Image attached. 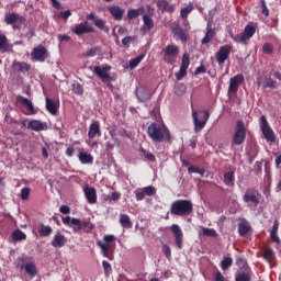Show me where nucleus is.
<instances>
[{
    "mask_svg": "<svg viewBox=\"0 0 281 281\" xmlns=\"http://www.w3.org/2000/svg\"><path fill=\"white\" fill-rule=\"evenodd\" d=\"M147 135L150 139H153L156 143H161V142H171L172 140V135H170V130L166 127V125H159L157 123H151L147 127Z\"/></svg>",
    "mask_w": 281,
    "mask_h": 281,
    "instance_id": "f257e3e1",
    "label": "nucleus"
},
{
    "mask_svg": "<svg viewBox=\"0 0 281 281\" xmlns=\"http://www.w3.org/2000/svg\"><path fill=\"white\" fill-rule=\"evenodd\" d=\"M194 210V205L190 200H176L171 203L170 214L172 216H190Z\"/></svg>",
    "mask_w": 281,
    "mask_h": 281,
    "instance_id": "f03ea898",
    "label": "nucleus"
},
{
    "mask_svg": "<svg viewBox=\"0 0 281 281\" xmlns=\"http://www.w3.org/2000/svg\"><path fill=\"white\" fill-rule=\"evenodd\" d=\"M116 240L117 237L115 235H104L103 241H97V246L101 248L104 258H108V260H113V252L115 251V247H117L115 244Z\"/></svg>",
    "mask_w": 281,
    "mask_h": 281,
    "instance_id": "7ed1b4c3",
    "label": "nucleus"
},
{
    "mask_svg": "<svg viewBox=\"0 0 281 281\" xmlns=\"http://www.w3.org/2000/svg\"><path fill=\"white\" fill-rule=\"evenodd\" d=\"M247 139V127L245 126V121L238 120L235 125V131L232 137L233 146H243Z\"/></svg>",
    "mask_w": 281,
    "mask_h": 281,
    "instance_id": "20e7f679",
    "label": "nucleus"
},
{
    "mask_svg": "<svg viewBox=\"0 0 281 281\" xmlns=\"http://www.w3.org/2000/svg\"><path fill=\"white\" fill-rule=\"evenodd\" d=\"M179 46L169 44L162 49V59L167 65H175L179 56Z\"/></svg>",
    "mask_w": 281,
    "mask_h": 281,
    "instance_id": "39448f33",
    "label": "nucleus"
},
{
    "mask_svg": "<svg viewBox=\"0 0 281 281\" xmlns=\"http://www.w3.org/2000/svg\"><path fill=\"white\" fill-rule=\"evenodd\" d=\"M256 34V27L254 24H247L243 31V33L237 34L235 36L232 35V38L235 43H247V41H251Z\"/></svg>",
    "mask_w": 281,
    "mask_h": 281,
    "instance_id": "423d86ee",
    "label": "nucleus"
},
{
    "mask_svg": "<svg viewBox=\"0 0 281 281\" xmlns=\"http://www.w3.org/2000/svg\"><path fill=\"white\" fill-rule=\"evenodd\" d=\"M4 23L7 25H13V30H21V25L25 24V18L19 13L9 12L5 13Z\"/></svg>",
    "mask_w": 281,
    "mask_h": 281,
    "instance_id": "0eeeda50",
    "label": "nucleus"
},
{
    "mask_svg": "<svg viewBox=\"0 0 281 281\" xmlns=\"http://www.w3.org/2000/svg\"><path fill=\"white\" fill-rule=\"evenodd\" d=\"M243 201L244 203H247V205L258 207V205H260V192H258V190L247 189L243 196Z\"/></svg>",
    "mask_w": 281,
    "mask_h": 281,
    "instance_id": "6e6552de",
    "label": "nucleus"
},
{
    "mask_svg": "<svg viewBox=\"0 0 281 281\" xmlns=\"http://www.w3.org/2000/svg\"><path fill=\"white\" fill-rule=\"evenodd\" d=\"M18 260L21 262L16 265L19 269H24L25 273H27L30 278H36L38 269H36V263L34 261H29L25 263V259L23 257L19 258Z\"/></svg>",
    "mask_w": 281,
    "mask_h": 281,
    "instance_id": "1a4fd4ad",
    "label": "nucleus"
},
{
    "mask_svg": "<svg viewBox=\"0 0 281 281\" xmlns=\"http://www.w3.org/2000/svg\"><path fill=\"white\" fill-rule=\"evenodd\" d=\"M261 121V133L268 142H276V133H273V130L269 125V121H267V116L261 115L260 117Z\"/></svg>",
    "mask_w": 281,
    "mask_h": 281,
    "instance_id": "9d476101",
    "label": "nucleus"
},
{
    "mask_svg": "<svg viewBox=\"0 0 281 281\" xmlns=\"http://www.w3.org/2000/svg\"><path fill=\"white\" fill-rule=\"evenodd\" d=\"M111 71V66L105 65V66H94L93 68V74L102 80V82H111L113 81V77L109 74Z\"/></svg>",
    "mask_w": 281,
    "mask_h": 281,
    "instance_id": "9b49d317",
    "label": "nucleus"
},
{
    "mask_svg": "<svg viewBox=\"0 0 281 281\" xmlns=\"http://www.w3.org/2000/svg\"><path fill=\"white\" fill-rule=\"evenodd\" d=\"M232 49H234L233 45L226 44L221 46L218 52L215 53L216 63L221 65H225V60L229 58V54H232Z\"/></svg>",
    "mask_w": 281,
    "mask_h": 281,
    "instance_id": "f8f14e48",
    "label": "nucleus"
},
{
    "mask_svg": "<svg viewBox=\"0 0 281 281\" xmlns=\"http://www.w3.org/2000/svg\"><path fill=\"white\" fill-rule=\"evenodd\" d=\"M31 60L35 63H45L47 60V48L43 45H38L31 52Z\"/></svg>",
    "mask_w": 281,
    "mask_h": 281,
    "instance_id": "ddd939ff",
    "label": "nucleus"
},
{
    "mask_svg": "<svg viewBox=\"0 0 281 281\" xmlns=\"http://www.w3.org/2000/svg\"><path fill=\"white\" fill-rule=\"evenodd\" d=\"M61 221L64 225L72 229L75 234H80V232H82V221L71 216L63 217Z\"/></svg>",
    "mask_w": 281,
    "mask_h": 281,
    "instance_id": "4468645a",
    "label": "nucleus"
},
{
    "mask_svg": "<svg viewBox=\"0 0 281 281\" xmlns=\"http://www.w3.org/2000/svg\"><path fill=\"white\" fill-rule=\"evenodd\" d=\"M71 32L72 34H76V36H82L83 34H93V32H95V29L89 25V21H83L75 25V27L71 29Z\"/></svg>",
    "mask_w": 281,
    "mask_h": 281,
    "instance_id": "2eb2a0df",
    "label": "nucleus"
},
{
    "mask_svg": "<svg viewBox=\"0 0 281 281\" xmlns=\"http://www.w3.org/2000/svg\"><path fill=\"white\" fill-rule=\"evenodd\" d=\"M188 67H190V55L184 53L180 64V70L176 72V80H181L188 76Z\"/></svg>",
    "mask_w": 281,
    "mask_h": 281,
    "instance_id": "dca6fc26",
    "label": "nucleus"
},
{
    "mask_svg": "<svg viewBox=\"0 0 281 281\" xmlns=\"http://www.w3.org/2000/svg\"><path fill=\"white\" fill-rule=\"evenodd\" d=\"M192 117L194 124V133H199V131H203V128H205V124H207V120H210V112H204L202 121L199 120V114L196 113V111L192 112Z\"/></svg>",
    "mask_w": 281,
    "mask_h": 281,
    "instance_id": "f3484780",
    "label": "nucleus"
},
{
    "mask_svg": "<svg viewBox=\"0 0 281 281\" xmlns=\"http://www.w3.org/2000/svg\"><path fill=\"white\" fill-rule=\"evenodd\" d=\"M170 231L173 234L177 249H183V231H181V226H179L178 224H172L170 226Z\"/></svg>",
    "mask_w": 281,
    "mask_h": 281,
    "instance_id": "a211bd4d",
    "label": "nucleus"
},
{
    "mask_svg": "<svg viewBox=\"0 0 281 281\" xmlns=\"http://www.w3.org/2000/svg\"><path fill=\"white\" fill-rule=\"evenodd\" d=\"M244 82L245 76H243V74H238L235 77L231 78L228 86L229 93H238V89Z\"/></svg>",
    "mask_w": 281,
    "mask_h": 281,
    "instance_id": "6ab92c4d",
    "label": "nucleus"
},
{
    "mask_svg": "<svg viewBox=\"0 0 281 281\" xmlns=\"http://www.w3.org/2000/svg\"><path fill=\"white\" fill-rule=\"evenodd\" d=\"M108 12L111 14L114 21H122V19H124L126 9H122L120 5L112 4L108 7Z\"/></svg>",
    "mask_w": 281,
    "mask_h": 281,
    "instance_id": "aec40b11",
    "label": "nucleus"
},
{
    "mask_svg": "<svg viewBox=\"0 0 281 281\" xmlns=\"http://www.w3.org/2000/svg\"><path fill=\"white\" fill-rule=\"evenodd\" d=\"M86 19H88V21H93L98 30H101L102 32H109V26H106V22L103 19L95 16L94 12H91L90 14H88Z\"/></svg>",
    "mask_w": 281,
    "mask_h": 281,
    "instance_id": "412c9836",
    "label": "nucleus"
},
{
    "mask_svg": "<svg viewBox=\"0 0 281 281\" xmlns=\"http://www.w3.org/2000/svg\"><path fill=\"white\" fill-rule=\"evenodd\" d=\"M83 192H85V196H86L88 203H90V205H95V203H98V192L95 191V188L86 186L83 188Z\"/></svg>",
    "mask_w": 281,
    "mask_h": 281,
    "instance_id": "4be33fe9",
    "label": "nucleus"
},
{
    "mask_svg": "<svg viewBox=\"0 0 281 281\" xmlns=\"http://www.w3.org/2000/svg\"><path fill=\"white\" fill-rule=\"evenodd\" d=\"M89 139H94V137H102V130L100 128V121H92L89 131H88Z\"/></svg>",
    "mask_w": 281,
    "mask_h": 281,
    "instance_id": "5701e85b",
    "label": "nucleus"
},
{
    "mask_svg": "<svg viewBox=\"0 0 281 281\" xmlns=\"http://www.w3.org/2000/svg\"><path fill=\"white\" fill-rule=\"evenodd\" d=\"M136 97L139 102H148L153 98V93L150 92V89L146 87H139L136 88Z\"/></svg>",
    "mask_w": 281,
    "mask_h": 281,
    "instance_id": "b1692460",
    "label": "nucleus"
},
{
    "mask_svg": "<svg viewBox=\"0 0 281 281\" xmlns=\"http://www.w3.org/2000/svg\"><path fill=\"white\" fill-rule=\"evenodd\" d=\"M50 245L52 247L60 249L61 247H65V245H67V237H65V235H61L60 232H57L56 235L53 237Z\"/></svg>",
    "mask_w": 281,
    "mask_h": 281,
    "instance_id": "393cba45",
    "label": "nucleus"
},
{
    "mask_svg": "<svg viewBox=\"0 0 281 281\" xmlns=\"http://www.w3.org/2000/svg\"><path fill=\"white\" fill-rule=\"evenodd\" d=\"M18 101L21 102V104H24V106H26V115H36V109L34 108V104L32 103V101H30V99L20 95L18 97Z\"/></svg>",
    "mask_w": 281,
    "mask_h": 281,
    "instance_id": "a878e982",
    "label": "nucleus"
},
{
    "mask_svg": "<svg viewBox=\"0 0 281 281\" xmlns=\"http://www.w3.org/2000/svg\"><path fill=\"white\" fill-rule=\"evenodd\" d=\"M12 67L19 74H27L32 69V65L25 61H13Z\"/></svg>",
    "mask_w": 281,
    "mask_h": 281,
    "instance_id": "bb28decb",
    "label": "nucleus"
},
{
    "mask_svg": "<svg viewBox=\"0 0 281 281\" xmlns=\"http://www.w3.org/2000/svg\"><path fill=\"white\" fill-rule=\"evenodd\" d=\"M257 85H258V87H260L262 85V87H265V89H267V88L276 89V81L267 76L260 77L259 79H257Z\"/></svg>",
    "mask_w": 281,
    "mask_h": 281,
    "instance_id": "cd10ccee",
    "label": "nucleus"
},
{
    "mask_svg": "<svg viewBox=\"0 0 281 281\" xmlns=\"http://www.w3.org/2000/svg\"><path fill=\"white\" fill-rule=\"evenodd\" d=\"M26 128L30 131H35L36 133L45 131V124L38 120H31L27 122Z\"/></svg>",
    "mask_w": 281,
    "mask_h": 281,
    "instance_id": "c85d7f7f",
    "label": "nucleus"
},
{
    "mask_svg": "<svg viewBox=\"0 0 281 281\" xmlns=\"http://www.w3.org/2000/svg\"><path fill=\"white\" fill-rule=\"evenodd\" d=\"M157 8L159 10H162V12H168L169 14H172L175 12V4H169L168 0H157Z\"/></svg>",
    "mask_w": 281,
    "mask_h": 281,
    "instance_id": "c756f323",
    "label": "nucleus"
},
{
    "mask_svg": "<svg viewBox=\"0 0 281 281\" xmlns=\"http://www.w3.org/2000/svg\"><path fill=\"white\" fill-rule=\"evenodd\" d=\"M172 34L175 36H177L179 38V41H181L182 43H186L188 41V33H186V31H183V29H181V26L176 25L172 30H171Z\"/></svg>",
    "mask_w": 281,
    "mask_h": 281,
    "instance_id": "7c9ffc66",
    "label": "nucleus"
},
{
    "mask_svg": "<svg viewBox=\"0 0 281 281\" xmlns=\"http://www.w3.org/2000/svg\"><path fill=\"white\" fill-rule=\"evenodd\" d=\"M214 36H216V30L207 25L205 36L201 41L202 45H207V43H212Z\"/></svg>",
    "mask_w": 281,
    "mask_h": 281,
    "instance_id": "2f4dec72",
    "label": "nucleus"
},
{
    "mask_svg": "<svg viewBox=\"0 0 281 281\" xmlns=\"http://www.w3.org/2000/svg\"><path fill=\"white\" fill-rule=\"evenodd\" d=\"M146 12V9L144 7H140L138 9H130L127 10V19L128 21H133V19H137V16H142Z\"/></svg>",
    "mask_w": 281,
    "mask_h": 281,
    "instance_id": "473e14b6",
    "label": "nucleus"
},
{
    "mask_svg": "<svg viewBox=\"0 0 281 281\" xmlns=\"http://www.w3.org/2000/svg\"><path fill=\"white\" fill-rule=\"evenodd\" d=\"M0 52L1 54L10 52V43L8 42L5 34H0Z\"/></svg>",
    "mask_w": 281,
    "mask_h": 281,
    "instance_id": "72a5a7b5",
    "label": "nucleus"
},
{
    "mask_svg": "<svg viewBox=\"0 0 281 281\" xmlns=\"http://www.w3.org/2000/svg\"><path fill=\"white\" fill-rule=\"evenodd\" d=\"M81 229L83 234H91L95 229V224L91 223V220H83L81 222Z\"/></svg>",
    "mask_w": 281,
    "mask_h": 281,
    "instance_id": "f704fd0d",
    "label": "nucleus"
},
{
    "mask_svg": "<svg viewBox=\"0 0 281 281\" xmlns=\"http://www.w3.org/2000/svg\"><path fill=\"white\" fill-rule=\"evenodd\" d=\"M46 109L52 115H56L58 113V105L49 98H46Z\"/></svg>",
    "mask_w": 281,
    "mask_h": 281,
    "instance_id": "c9c22d12",
    "label": "nucleus"
},
{
    "mask_svg": "<svg viewBox=\"0 0 281 281\" xmlns=\"http://www.w3.org/2000/svg\"><path fill=\"white\" fill-rule=\"evenodd\" d=\"M12 240L14 243H21V240H26L27 239V235H25V233H23V231L21 229H15L12 234H11Z\"/></svg>",
    "mask_w": 281,
    "mask_h": 281,
    "instance_id": "e433bc0d",
    "label": "nucleus"
},
{
    "mask_svg": "<svg viewBox=\"0 0 281 281\" xmlns=\"http://www.w3.org/2000/svg\"><path fill=\"white\" fill-rule=\"evenodd\" d=\"M120 224L125 229H131V227H133V222H131V216H128L127 214L120 215Z\"/></svg>",
    "mask_w": 281,
    "mask_h": 281,
    "instance_id": "4c0bfd02",
    "label": "nucleus"
},
{
    "mask_svg": "<svg viewBox=\"0 0 281 281\" xmlns=\"http://www.w3.org/2000/svg\"><path fill=\"white\" fill-rule=\"evenodd\" d=\"M249 232H251V225H249L248 223H239L238 224L239 236L245 238V236H247V234H249Z\"/></svg>",
    "mask_w": 281,
    "mask_h": 281,
    "instance_id": "58836bf2",
    "label": "nucleus"
},
{
    "mask_svg": "<svg viewBox=\"0 0 281 281\" xmlns=\"http://www.w3.org/2000/svg\"><path fill=\"white\" fill-rule=\"evenodd\" d=\"M234 171H226L224 172V183L225 186H228L229 188H234V181H235Z\"/></svg>",
    "mask_w": 281,
    "mask_h": 281,
    "instance_id": "ea45409f",
    "label": "nucleus"
},
{
    "mask_svg": "<svg viewBox=\"0 0 281 281\" xmlns=\"http://www.w3.org/2000/svg\"><path fill=\"white\" fill-rule=\"evenodd\" d=\"M52 232H54V229L52 228V226H47L45 224H40L38 227V234L40 236H42L43 238L52 235Z\"/></svg>",
    "mask_w": 281,
    "mask_h": 281,
    "instance_id": "a19ab883",
    "label": "nucleus"
},
{
    "mask_svg": "<svg viewBox=\"0 0 281 281\" xmlns=\"http://www.w3.org/2000/svg\"><path fill=\"white\" fill-rule=\"evenodd\" d=\"M80 164H93V156L91 154L81 151L79 153Z\"/></svg>",
    "mask_w": 281,
    "mask_h": 281,
    "instance_id": "79ce46f5",
    "label": "nucleus"
},
{
    "mask_svg": "<svg viewBox=\"0 0 281 281\" xmlns=\"http://www.w3.org/2000/svg\"><path fill=\"white\" fill-rule=\"evenodd\" d=\"M192 10H194V4L189 3L187 7L180 10V18L188 19V15L192 12Z\"/></svg>",
    "mask_w": 281,
    "mask_h": 281,
    "instance_id": "37998d69",
    "label": "nucleus"
},
{
    "mask_svg": "<svg viewBox=\"0 0 281 281\" xmlns=\"http://www.w3.org/2000/svg\"><path fill=\"white\" fill-rule=\"evenodd\" d=\"M144 58H146L145 54L138 55L137 57H135L134 59L130 60V69H135L137 68V66L139 65V63H142V60H144Z\"/></svg>",
    "mask_w": 281,
    "mask_h": 281,
    "instance_id": "c03bdc74",
    "label": "nucleus"
},
{
    "mask_svg": "<svg viewBox=\"0 0 281 281\" xmlns=\"http://www.w3.org/2000/svg\"><path fill=\"white\" fill-rule=\"evenodd\" d=\"M232 265H234V259L232 257H224L221 261V269L223 271H227V268L232 267Z\"/></svg>",
    "mask_w": 281,
    "mask_h": 281,
    "instance_id": "a18cd8bd",
    "label": "nucleus"
},
{
    "mask_svg": "<svg viewBox=\"0 0 281 281\" xmlns=\"http://www.w3.org/2000/svg\"><path fill=\"white\" fill-rule=\"evenodd\" d=\"M143 23L146 27V30H148V32H150V30H153V27H155V22H153V20L150 19V15H143Z\"/></svg>",
    "mask_w": 281,
    "mask_h": 281,
    "instance_id": "49530a36",
    "label": "nucleus"
},
{
    "mask_svg": "<svg viewBox=\"0 0 281 281\" xmlns=\"http://www.w3.org/2000/svg\"><path fill=\"white\" fill-rule=\"evenodd\" d=\"M276 258V252L271 248H266L263 250V259L267 260L268 262H271Z\"/></svg>",
    "mask_w": 281,
    "mask_h": 281,
    "instance_id": "de8ad7c7",
    "label": "nucleus"
},
{
    "mask_svg": "<svg viewBox=\"0 0 281 281\" xmlns=\"http://www.w3.org/2000/svg\"><path fill=\"white\" fill-rule=\"evenodd\" d=\"M186 89L187 88L183 83H177L173 88V93L176 95H179V97L184 95L186 94Z\"/></svg>",
    "mask_w": 281,
    "mask_h": 281,
    "instance_id": "09e8293b",
    "label": "nucleus"
},
{
    "mask_svg": "<svg viewBox=\"0 0 281 281\" xmlns=\"http://www.w3.org/2000/svg\"><path fill=\"white\" fill-rule=\"evenodd\" d=\"M188 172L190 175L195 173V175H201V177H203L205 175V169L199 168L196 166H189L188 167Z\"/></svg>",
    "mask_w": 281,
    "mask_h": 281,
    "instance_id": "8fccbe9b",
    "label": "nucleus"
},
{
    "mask_svg": "<svg viewBox=\"0 0 281 281\" xmlns=\"http://www.w3.org/2000/svg\"><path fill=\"white\" fill-rule=\"evenodd\" d=\"M235 281H251V274L249 272H239L236 274Z\"/></svg>",
    "mask_w": 281,
    "mask_h": 281,
    "instance_id": "3c124183",
    "label": "nucleus"
},
{
    "mask_svg": "<svg viewBox=\"0 0 281 281\" xmlns=\"http://www.w3.org/2000/svg\"><path fill=\"white\" fill-rule=\"evenodd\" d=\"M140 153L145 157V159H147V161H151V162L157 161V159L155 158V155L144 149V147H140Z\"/></svg>",
    "mask_w": 281,
    "mask_h": 281,
    "instance_id": "603ef678",
    "label": "nucleus"
},
{
    "mask_svg": "<svg viewBox=\"0 0 281 281\" xmlns=\"http://www.w3.org/2000/svg\"><path fill=\"white\" fill-rule=\"evenodd\" d=\"M102 267H103L105 278H109V276H111V272L113 271V268L111 267V263L106 260H103L102 261Z\"/></svg>",
    "mask_w": 281,
    "mask_h": 281,
    "instance_id": "864d4df0",
    "label": "nucleus"
},
{
    "mask_svg": "<svg viewBox=\"0 0 281 281\" xmlns=\"http://www.w3.org/2000/svg\"><path fill=\"white\" fill-rule=\"evenodd\" d=\"M72 91L76 95H82L85 93V88L79 82L72 83Z\"/></svg>",
    "mask_w": 281,
    "mask_h": 281,
    "instance_id": "5fc2aeb1",
    "label": "nucleus"
},
{
    "mask_svg": "<svg viewBox=\"0 0 281 281\" xmlns=\"http://www.w3.org/2000/svg\"><path fill=\"white\" fill-rule=\"evenodd\" d=\"M161 249H162V254L167 258V260H171L172 259V250L170 249V246H168L167 244H162Z\"/></svg>",
    "mask_w": 281,
    "mask_h": 281,
    "instance_id": "6e6d98bb",
    "label": "nucleus"
},
{
    "mask_svg": "<svg viewBox=\"0 0 281 281\" xmlns=\"http://www.w3.org/2000/svg\"><path fill=\"white\" fill-rule=\"evenodd\" d=\"M30 188L29 187H24L21 189V192H20V199L22 201H27V199H30Z\"/></svg>",
    "mask_w": 281,
    "mask_h": 281,
    "instance_id": "4d7b16f0",
    "label": "nucleus"
},
{
    "mask_svg": "<svg viewBox=\"0 0 281 281\" xmlns=\"http://www.w3.org/2000/svg\"><path fill=\"white\" fill-rule=\"evenodd\" d=\"M202 234L204 236H209L210 238H216V236H218L214 228H202Z\"/></svg>",
    "mask_w": 281,
    "mask_h": 281,
    "instance_id": "13d9d810",
    "label": "nucleus"
},
{
    "mask_svg": "<svg viewBox=\"0 0 281 281\" xmlns=\"http://www.w3.org/2000/svg\"><path fill=\"white\" fill-rule=\"evenodd\" d=\"M143 192H145V196H154V194H157V189L153 186H148L143 188Z\"/></svg>",
    "mask_w": 281,
    "mask_h": 281,
    "instance_id": "bf43d9fd",
    "label": "nucleus"
},
{
    "mask_svg": "<svg viewBox=\"0 0 281 281\" xmlns=\"http://www.w3.org/2000/svg\"><path fill=\"white\" fill-rule=\"evenodd\" d=\"M262 52H263V54L271 56V54H273V44L265 43L262 46Z\"/></svg>",
    "mask_w": 281,
    "mask_h": 281,
    "instance_id": "052dcab7",
    "label": "nucleus"
},
{
    "mask_svg": "<svg viewBox=\"0 0 281 281\" xmlns=\"http://www.w3.org/2000/svg\"><path fill=\"white\" fill-rule=\"evenodd\" d=\"M120 138H114L113 143L111 140L106 142L105 148L106 150H113V148H115V146H120Z\"/></svg>",
    "mask_w": 281,
    "mask_h": 281,
    "instance_id": "680f3d73",
    "label": "nucleus"
},
{
    "mask_svg": "<svg viewBox=\"0 0 281 281\" xmlns=\"http://www.w3.org/2000/svg\"><path fill=\"white\" fill-rule=\"evenodd\" d=\"M134 194L136 196V201H144V199H146V193L144 192V189H136L134 191Z\"/></svg>",
    "mask_w": 281,
    "mask_h": 281,
    "instance_id": "e2e57ef3",
    "label": "nucleus"
},
{
    "mask_svg": "<svg viewBox=\"0 0 281 281\" xmlns=\"http://www.w3.org/2000/svg\"><path fill=\"white\" fill-rule=\"evenodd\" d=\"M214 281H229L227 280L224 276L222 271H216L214 273Z\"/></svg>",
    "mask_w": 281,
    "mask_h": 281,
    "instance_id": "0e129e2a",
    "label": "nucleus"
},
{
    "mask_svg": "<svg viewBox=\"0 0 281 281\" xmlns=\"http://www.w3.org/2000/svg\"><path fill=\"white\" fill-rule=\"evenodd\" d=\"M260 5L262 14L269 16V8H267V2L265 0H261Z\"/></svg>",
    "mask_w": 281,
    "mask_h": 281,
    "instance_id": "69168bd1",
    "label": "nucleus"
},
{
    "mask_svg": "<svg viewBox=\"0 0 281 281\" xmlns=\"http://www.w3.org/2000/svg\"><path fill=\"white\" fill-rule=\"evenodd\" d=\"M122 194L117 192H112L110 195H108L109 201H120Z\"/></svg>",
    "mask_w": 281,
    "mask_h": 281,
    "instance_id": "338daca9",
    "label": "nucleus"
},
{
    "mask_svg": "<svg viewBox=\"0 0 281 281\" xmlns=\"http://www.w3.org/2000/svg\"><path fill=\"white\" fill-rule=\"evenodd\" d=\"M69 16H71V11L70 10H67V11H64V12L59 13V19H63L64 21H67V19H69Z\"/></svg>",
    "mask_w": 281,
    "mask_h": 281,
    "instance_id": "774afa93",
    "label": "nucleus"
}]
</instances>
